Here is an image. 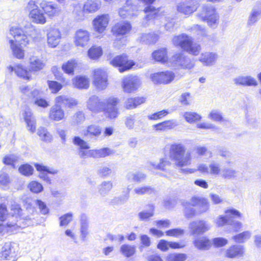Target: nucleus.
I'll return each mask as SVG.
<instances>
[{
    "label": "nucleus",
    "mask_w": 261,
    "mask_h": 261,
    "mask_svg": "<svg viewBox=\"0 0 261 261\" xmlns=\"http://www.w3.org/2000/svg\"><path fill=\"white\" fill-rule=\"evenodd\" d=\"M25 10L29 12V18L32 22L37 24H44L46 22L45 15L49 17H53L59 12L57 4L45 0L40 3H38V0H30Z\"/></svg>",
    "instance_id": "1"
},
{
    "label": "nucleus",
    "mask_w": 261,
    "mask_h": 261,
    "mask_svg": "<svg viewBox=\"0 0 261 261\" xmlns=\"http://www.w3.org/2000/svg\"><path fill=\"white\" fill-rule=\"evenodd\" d=\"M9 34L13 37L9 39V43L13 56L17 59L23 60L25 57L23 48L30 43L29 36L22 28L18 27H11Z\"/></svg>",
    "instance_id": "2"
},
{
    "label": "nucleus",
    "mask_w": 261,
    "mask_h": 261,
    "mask_svg": "<svg viewBox=\"0 0 261 261\" xmlns=\"http://www.w3.org/2000/svg\"><path fill=\"white\" fill-rule=\"evenodd\" d=\"M79 103V101L74 98L65 95H58L55 97V105L49 111L48 118L53 122L62 121L65 119L66 114L61 106L71 109L77 107Z\"/></svg>",
    "instance_id": "3"
},
{
    "label": "nucleus",
    "mask_w": 261,
    "mask_h": 261,
    "mask_svg": "<svg viewBox=\"0 0 261 261\" xmlns=\"http://www.w3.org/2000/svg\"><path fill=\"white\" fill-rule=\"evenodd\" d=\"M10 213H8L7 205L0 203V222L7 221L6 229H12L17 227V223L22 219L23 210L20 204L14 202L10 206Z\"/></svg>",
    "instance_id": "4"
},
{
    "label": "nucleus",
    "mask_w": 261,
    "mask_h": 261,
    "mask_svg": "<svg viewBox=\"0 0 261 261\" xmlns=\"http://www.w3.org/2000/svg\"><path fill=\"white\" fill-rule=\"evenodd\" d=\"M169 158L174 165L181 168L188 166L192 163V155L190 151H186L185 146L181 143H174L171 145Z\"/></svg>",
    "instance_id": "5"
},
{
    "label": "nucleus",
    "mask_w": 261,
    "mask_h": 261,
    "mask_svg": "<svg viewBox=\"0 0 261 261\" xmlns=\"http://www.w3.org/2000/svg\"><path fill=\"white\" fill-rule=\"evenodd\" d=\"M172 42L174 45L180 46L182 49L194 56H197L201 50L200 45L196 43H193L192 38L185 34L174 36Z\"/></svg>",
    "instance_id": "6"
},
{
    "label": "nucleus",
    "mask_w": 261,
    "mask_h": 261,
    "mask_svg": "<svg viewBox=\"0 0 261 261\" xmlns=\"http://www.w3.org/2000/svg\"><path fill=\"white\" fill-rule=\"evenodd\" d=\"M92 79L93 85L98 90H104L108 86V74L103 68L94 69L92 71Z\"/></svg>",
    "instance_id": "7"
},
{
    "label": "nucleus",
    "mask_w": 261,
    "mask_h": 261,
    "mask_svg": "<svg viewBox=\"0 0 261 261\" xmlns=\"http://www.w3.org/2000/svg\"><path fill=\"white\" fill-rule=\"evenodd\" d=\"M200 17L203 21H207L210 27L212 28L217 27L219 16L213 5L211 4L203 5Z\"/></svg>",
    "instance_id": "8"
},
{
    "label": "nucleus",
    "mask_w": 261,
    "mask_h": 261,
    "mask_svg": "<svg viewBox=\"0 0 261 261\" xmlns=\"http://www.w3.org/2000/svg\"><path fill=\"white\" fill-rule=\"evenodd\" d=\"M170 62L172 66L182 69H191L194 66L193 62L182 53L175 54L170 59Z\"/></svg>",
    "instance_id": "9"
},
{
    "label": "nucleus",
    "mask_w": 261,
    "mask_h": 261,
    "mask_svg": "<svg viewBox=\"0 0 261 261\" xmlns=\"http://www.w3.org/2000/svg\"><path fill=\"white\" fill-rule=\"evenodd\" d=\"M140 85V80L137 76L129 75L122 79V87L126 93H130L135 92L139 88Z\"/></svg>",
    "instance_id": "10"
},
{
    "label": "nucleus",
    "mask_w": 261,
    "mask_h": 261,
    "mask_svg": "<svg viewBox=\"0 0 261 261\" xmlns=\"http://www.w3.org/2000/svg\"><path fill=\"white\" fill-rule=\"evenodd\" d=\"M7 69L10 72H14L17 76L21 79L27 81H30L33 79L29 68H27L20 63L16 64L14 66L9 65Z\"/></svg>",
    "instance_id": "11"
},
{
    "label": "nucleus",
    "mask_w": 261,
    "mask_h": 261,
    "mask_svg": "<svg viewBox=\"0 0 261 261\" xmlns=\"http://www.w3.org/2000/svg\"><path fill=\"white\" fill-rule=\"evenodd\" d=\"M90 39V33L86 30L80 29L75 33L73 42L76 46L84 48L88 45Z\"/></svg>",
    "instance_id": "12"
},
{
    "label": "nucleus",
    "mask_w": 261,
    "mask_h": 261,
    "mask_svg": "<svg viewBox=\"0 0 261 261\" xmlns=\"http://www.w3.org/2000/svg\"><path fill=\"white\" fill-rule=\"evenodd\" d=\"M132 28L130 24L128 22H123L120 23L115 26V44L118 45L124 44L126 42V38L122 36L128 33Z\"/></svg>",
    "instance_id": "13"
},
{
    "label": "nucleus",
    "mask_w": 261,
    "mask_h": 261,
    "mask_svg": "<svg viewBox=\"0 0 261 261\" xmlns=\"http://www.w3.org/2000/svg\"><path fill=\"white\" fill-rule=\"evenodd\" d=\"M109 21L110 17L108 14L97 16L92 22L94 31L98 34H102L106 31Z\"/></svg>",
    "instance_id": "14"
},
{
    "label": "nucleus",
    "mask_w": 261,
    "mask_h": 261,
    "mask_svg": "<svg viewBox=\"0 0 261 261\" xmlns=\"http://www.w3.org/2000/svg\"><path fill=\"white\" fill-rule=\"evenodd\" d=\"M174 77V73L171 71L155 73L150 76L152 81L155 84H168L171 83Z\"/></svg>",
    "instance_id": "15"
},
{
    "label": "nucleus",
    "mask_w": 261,
    "mask_h": 261,
    "mask_svg": "<svg viewBox=\"0 0 261 261\" xmlns=\"http://www.w3.org/2000/svg\"><path fill=\"white\" fill-rule=\"evenodd\" d=\"M16 252L11 243H5L0 250V261H16Z\"/></svg>",
    "instance_id": "16"
},
{
    "label": "nucleus",
    "mask_w": 261,
    "mask_h": 261,
    "mask_svg": "<svg viewBox=\"0 0 261 261\" xmlns=\"http://www.w3.org/2000/svg\"><path fill=\"white\" fill-rule=\"evenodd\" d=\"M73 143L79 147V155L81 158L92 157V150H88L90 147L87 142L80 137L76 136L73 139Z\"/></svg>",
    "instance_id": "17"
},
{
    "label": "nucleus",
    "mask_w": 261,
    "mask_h": 261,
    "mask_svg": "<svg viewBox=\"0 0 261 261\" xmlns=\"http://www.w3.org/2000/svg\"><path fill=\"white\" fill-rule=\"evenodd\" d=\"M226 216H220L215 220L216 225L219 226H223L225 224H229L230 218L232 217H241V213L238 210L234 208H230L225 211Z\"/></svg>",
    "instance_id": "18"
},
{
    "label": "nucleus",
    "mask_w": 261,
    "mask_h": 261,
    "mask_svg": "<svg viewBox=\"0 0 261 261\" xmlns=\"http://www.w3.org/2000/svg\"><path fill=\"white\" fill-rule=\"evenodd\" d=\"M211 226L206 221L197 220L190 223L189 228L193 234L203 233L210 230Z\"/></svg>",
    "instance_id": "19"
},
{
    "label": "nucleus",
    "mask_w": 261,
    "mask_h": 261,
    "mask_svg": "<svg viewBox=\"0 0 261 261\" xmlns=\"http://www.w3.org/2000/svg\"><path fill=\"white\" fill-rule=\"evenodd\" d=\"M135 65V62L128 60L126 55H122L115 57V66H118V70L122 73L129 70Z\"/></svg>",
    "instance_id": "20"
},
{
    "label": "nucleus",
    "mask_w": 261,
    "mask_h": 261,
    "mask_svg": "<svg viewBox=\"0 0 261 261\" xmlns=\"http://www.w3.org/2000/svg\"><path fill=\"white\" fill-rule=\"evenodd\" d=\"M139 1L145 5H148L146 6L144 10V12L147 14L145 18L146 20L148 21L151 19H156L158 18L159 12V9H156L153 6L151 5V4H153L155 0Z\"/></svg>",
    "instance_id": "21"
},
{
    "label": "nucleus",
    "mask_w": 261,
    "mask_h": 261,
    "mask_svg": "<svg viewBox=\"0 0 261 261\" xmlns=\"http://www.w3.org/2000/svg\"><path fill=\"white\" fill-rule=\"evenodd\" d=\"M34 166L36 170L39 173V177L43 180L50 184L51 179L49 177L48 175L55 174L57 173V171L56 170H50L47 167L39 163H35Z\"/></svg>",
    "instance_id": "22"
},
{
    "label": "nucleus",
    "mask_w": 261,
    "mask_h": 261,
    "mask_svg": "<svg viewBox=\"0 0 261 261\" xmlns=\"http://www.w3.org/2000/svg\"><path fill=\"white\" fill-rule=\"evenodd\" d=\"M190 204L193 206H197L201 213L207 211L210 207L208 200L201 197H193L191 198Z\"/></svg>",
    "instance_id": "23"
},
{
    "label": "nucleus",
    "mask_w": 261,
    "mask_h": 261,
    "mask_svg": "<svg viewBox=\"0 0 261 261\" xmlns=\"http://www.w3.org/2000/svg\"><path fill=\"white\" fill-rule=\"evenodd\" d=\"M61 38V33L57 29H51L47 34V44L50 47H56Z\"/></svg>",
    "instance_id": "24"
},
{
    "label": "nucleus",
    "mask_w": 261,
    "mask_h": 261,
    "mask_svg": "<svg viewBox=\"0 0 261 261\" xmlns=\"http://www.w3.org/2000/svg\"><path fill=\"white\" fill-rule=\"evenodd\" d=\"M61 83L55 80H49L47 82L49 89L52 94L58 93L63 87L69 85V82L66 81L65 77H62L60 79Z\"/></svg>",
    "instance_id": "25"
},
{
    "label": "nucleus",
    "mask_w": 261,
    "mask_h": 261,
    "mask_svg": "<svg viewBox=\"0 0 261 261\" xmlns=\"http://www.w3.org/2000/svg\"><path fill=\"white\" fill-rule=\"evenodd\" d=\"M74 88L80 89H87L90 87V80L85 75H77L72 80Z\"/></svg>",
    "instance_id": "26"
},
{
    "label": "nucleus",
    "mask_w": 261,
    "mask_h": 261,
    "mask_svg": "<svg viewBox=\"0 0 261 261\" xmlns=\"http://www.w3.org/2000/svg\"><path fill=\"white\" fill-rule=\"evenodd\" d=\"M137 7L132 4L129 1L126 2V5L119 10V15L122 18H129L137 15Z\"/></svg>",
    "instance_id": "27"
},
{
    "label": "nucleus",
    "mask_w": 261,
    "mask_h": 261,
    "mask_svg": "<svg viewBox=\"0 0 261 261\" xmlns=\"http://www.w3.org/2000/svg\"><path fill=\"white\" fill-rule=\"evenodd\" d=\"M31 95L29 97L32 99H35L33 103L38 107L43 109L47 108L49 106V102L44 98H37L40 94V91L38 89H35L30 93Z\"/></svg>",
    "instance_id": "28"
},
{
    "label": "nucleus",
    "mask_w": 261,
    "mask_h": 261,
    "mask_svg": "<svg viewBox=\"0 0 261 261\" xmlns=\"http://www.w3.org/2000/svg\"><path fill=\"white\" fill-rule=\"evenodd\" d=\"M114 109V99L110 98L104 102L97 103V112H103L105 114H110Z\"/></svg>",
    "instance_id": "29"
},
{
    "label": "nucleus",
    "mask_w": 261,
    "mask_h": 261,
    "mask_svg": "<svg viewBox=\"0 0 261 261\" xmlns=\"http://www.w3.org/2000/svg\"><path fill=\"white\" fill-rule=\"evenodd\" d=\"M235 84L237 85L246 86H255L257 85V82L253 77L250 75H241L234 79Z\"/></svg>",
    "instance_id": "30"
},
{
    "label": "nucleus",
    "mask_w": 261,
    "mask_h": 261,
    "mask_svg": "<svg viewBox=\"0 0 261 261\" xmlns=\"http://www.w3.org/2000/svg\"><path fill=\"white\" fill-rule=\"evenodd\" d=\"M218 58V55L214 53L205 52L201 54L199 61L205 66L213 65Z\"/></svg>",
    "instance_id": "31"
},
{
    "label": "nucleus",
    "mask_w": 261,
    "mask_h": 261,
    "mask_svg": "<svg viewBox=\"0 0 261 261\" xmlns=\"http://www.w3.org/2000/svg\"><path fill=\"white\" fill-rule=\"evenodd\" d=\"M44 66L43 61L39 58L32 57L29 59V68L31 74L41 71Z\"/></svg>",
    "instance_id": "32"
},
{
    "label": "nucleus",
    "mask_w": 261,
    "mask_h": 261,
    "mask_svg": "<svg viewBox=\"0 0 261 261\" xmlns=\"http://www.w3.org/2000/svg\"><path fill=\"white\" fill-rule=\"evenodd\" d=\"M33 115L31 111H25L23 113V118L28 130L34 133L36 129V122Z\"/></svg>",
    "instance_id": "33"
},
{
    "label": "nucleus",
    "mask_w": 261,
    "mask_h": 261,
    "mask_svg": "<svg viewBox=\"0 0 261 261\" xmlns=\"http://www.w3.org/2000/svg\"><path fill=\"white\" fill-rule=\"evenodd\" d=\"M146 99V97H144L128 98L125 101L124 107L127 109H134L138 106L145 102Z\"/></svg>",
    "instance_id": "34"
},
{
    "label": "nucleus",
    "mask_w": 261,
    "mask_h": 261,
    "mask_svg": "<svg viewBox=\"0 0 261 261\" xmlns=\"http://www.w3.org/2000/svg\"><path fill=\"white\" fill-rule=\"evenodd\" d=\"M103 55V50L100 46L93 44L87 50V56L91 60H97Z\"/></svg>",
    "instance_id": "35"
},
{
    "label": "nucleus",
    "mask_w": 261,
    "mask_h": 261,
    "mask_svg": "<svg viewBox=\"0 0 261 261\" xmlns=\"http://www.w3.org/2000/svg\"><path fill=\"white\" fill-rule=\"evenodd\" d=\"M226 256L234 258L242 256L244 253V248L241 245H233L226 250Z\"/></svg>",
    "instance_id": "36"
},
{
    "label": "nucleus",
    "mask_w": 261,
    "mask_h": 261,
    "mask_svg": "<svg viewBox=\"0 0 261 261\" xmlns=\"http://www.w3.org/2000/svg\"><path fill=\"white\" fill-rule=\"evenodd\" d=\"M77 66V62L74 59H71L63 63L61 68L64 73L68 75H73L74 70Z\"/></svg>",
    "instance_id": "37"
},
{
    "label": "nucleus",
    "mask_w": 261,
    "mask_h": 261,
    "mask_svg": "<svg viewBox=\"0 0 261 261\" xmlns=\"http://www.w3.org/2000/svg\"><path fill=\"white\" fill-rule=\"evenodd\" d=\"M184 247V245H181L179 243L173 242H168L165 240H161L158 244V248L162 251H167L169 247L173 249L181 248Z\"/></svg>",
    "instance_id": "38"
},
{
    "label": "nucleus",
    "mask_w": 261,
    "mask_h": 261,
    "mask_svg": "<svg viewBox=\"0 0 261 261\" xmlns=\"http://www.w3.org/2000/svg\"><path fill=\"white\" fill-rule=\"evenodd\" d=\"M197 7L187 3H180L177 6V11L184 14L189 15L196 11Z\"/></svg>",
    "instance_id": "39"
},
{
    "label": "nucleus",
    "mask_w": 261,
    "mask_h": 261,
    "mask_svg": "<svg viewBox=\"0 0 261 261\" xmlns=\"http://www.w3.org/2000/svg\"><path fill=\"white\" fill-rule=\"evenodd\" d=\"M18 160L19 158L16 155L14 154H7L3 157L2 162L5 166L15 169Z\"/></svg>",
    "instance_id": "40"
},
{
    "label": "nucleus",
    "mask_w": 261,
    "mask_h": 261,
    "mask_svg": "<svg viewBox=\"0 0 261 261\" xmlns=\"http://www.w3.org/2000/svg\"><path fill=\"white\" fill-rule=\"evenodd\" d=\"M195 246L199 250H208L211 246V242L206 237L197 238L194 242Z\"/></svg>",
    "instance_id": "41"
},
{
    "label": "nucleus",
    "mask_w": 261,
    "mask_h": 261,
    "mask_svg": "<svg viewBox=\"0 0 261 261\" xmlns=\"http://www.w3.org/2000/svg\"><path fill=\"white\" fill-rule=\"evenodd\" d=\"M167 53L166 48H162L154 51L152 53V57L154 60L157 62L162 63H165L167 61Z\"/></svg>",
    "instance_id": "42"
},
{
    "label": "nucleus",
    "mask_w": 261,
    "mask_h": 261,
    "mask_svg": "<svg viewBox=\"0 0 261 261\" xmlns=\"http://www.w3.org/2000/svg\"><path fill=\"white\" fill-rule=\"evenodd\" d=\"M101 134V128L96 124H91L87 127L84 136L91 137H98Z\"/></svg>",
    "instance_id": "43"
},
{
    "label": "nucleus",
    "mask_w": 261,
    "mask_h": 261,
    "mask_svg": "<svg viewBox=\"0 0 261 261\" xmlns=\"http://www.w3.org/2000/svg\"><path fill=\"white\" fill-rule=\"evenodd\" d=\"M126 178L130 181L139 182L145 180L146 175L140 172H129L127 173Z\"/></svg>",
    "instance_id": "44"
},
{
    "label": "nucleus",
    "mask_w": 261,
    "mask_h": 261,
    "mask_svg": "<svg viewBox=\"0 0 261 261\" xmlns=\"http://www.w3.org/2000/svg\"><path fill=\"white\" fill-rule=\"evenodd\" d=\"M100 8V5L96 1L92 0L87 1L84 5V10L89 13L97 11Z\"/></svg>",
    "instance_id": "45"
},
{
    "label": "nucleus",
    "mask_w": 261,
    "mask_h": 261,
    "mask_svg": "<svg viewBox=\"0 0 261 261\" xmlns=\"http://www.w3.org/2000/svg\"><path fill=\"white\" fill-rule=\"evenodd\" d=\"M237 171L234 169L226 167L222 170L221 176L223 178L231 179L237 177Z\"/></svg>",
    "instance_id": "46"
},
{
    "label": "nucleus",
    "mask_w": 261,
    "mask_h": 261,
    "mask_svg": "<svg viewBox=\"0 0 261 261\" xmlns=\"http://www.w3.org/2000/svg\"><path fill=\"white\" fill-rule=\"evenodd\" d=\"M183 116L187 122L193 123L197 121L200 120L201 116L198 113L193 112H186L183 114Z\"/></svg>",
    "instance_id": "47"
},
{
    "label": "nucleus",
    "mask_w": 261,
    "mask_h": 261,
    "mask_svg": "<svg viewBox=\"0 0 261 261\" xmlns=\"http://www.w3.org/2000/svg\"><path fill=\"white\" fill-rule=\"evenodd\" d=\"M18 171L25 176H30L33 174L34 170L31 165L26 163L22 164L19 167Z\"/></svg>",
    "instance_id": "48"
},
{
    "label": "nucleus",
    "mask_w": 261,
    "mask_h": 261,
    "mask_svg": "<svg viewBox=\"0 0 261 261\" xmlns=\"http://www.w3.org/2000/svg\"><path fill=\"white\" fill-rule=\"evenodd\" d=\"M208 118L211 120L226 123L227 120L224 119L220 112L218 110H212L208 114Z\"/></svg>",
    "instance_id": "49"
},
{
    "label": "nucleus",
    "mask_w": 261,
    "mask_h": 261,
    "mask_svg": "<svg viewBox=\"0 0 261 261\" xmlns=\"http://www.w3.org/2000/svg\"><path fill=\"white\" fill-rule=\"evenodd\" d=\"M28 188L30 191L34 193L38 194L43 190V186L38 181L32 180L28 185Z\"/></svg>",
    "instance_id": "50"
},
{
    "label": "nucleus",
    "mask_w": 261,
    "mask_h": 261,
    "mask_svg": "<svg viewBox=\"0 0 261 261\" xmlns=\"http://www.w3.org/2000/svg\"><path fill=\"white\" fill-rule=\"evenodd\" d=\"M135 247L129 245L124 244L121 246L120 251L121 253L127 257H130L135 252Z\"/></svg>",
    "instance_id": "51"
},
{
    "label": "nucleus",
    "mask_w": 261,
    "mask_h": 261,
    "mask_svg": "<svg viewBox=\"0 0 261 261\" xmlns=\"http://www.w3.org/2000/svg\"><path fill=\"white\" fill-rule=\"evenodd\" d=\"M251 237V233L249 231H245L232 237V239L238 243H242L246 241Z\"/></svg>",
    "instance_id": "52"
},
{
    "label": "nucleus",
    "mask_w": 261,
    "mask_h": 261,
    "mask_svg": "<svg viewBox=\"0 0 261 261\" xmlns=\"http://www.w3.org/2000/svg\"><path fill=\"white\" fill-rule=\"evenodd\" d=\"M187 255L184 253H171L166 256V261H185Z\"/></svg>",
    "instance_id": "53"
},
{
    "label": "nucleus",
    "mask_w": 261,
    "mask_h": 261,
    "mask_svg": "<svg viewBox=\"0 0 261 261\" xmlns=\"http://www.w3.org/2000/svg\"><path fill=\"white\" fill-rule=\"evenodd\" d=\"M38 135L44 142H50L52 139V136L44 127H41L38 129Z\"/></svg>",
    "instance_id": "54"
},
{
    "label": "nucleus",
    "mask_w": 261,
    "mask_h": 261,
    "mask_svg": "<svg viewBox=\"0 0 261 261\" xmlns=\"http://www.w3.org/2000/svg\"><path fill=\"white\" fill-rule=\"evenodd\" d=\"M154 169L165 170L167 167L171 165V162L166 158H163L160 160V162L158 165L150 163Z\"/></svg>",
    "instance_id": "55"
},
{
    "label": "nucleus",
    "mask_w": 261,
    "mask_h": 261,
    "mask_svg": "<svg viewBox=\"0 0 261 261\" xmlns=\"http://www.w3.org/2000/svg\"><path fill=\"white\" fill-rule=\"evenodd\" d=\"M221 168L219 163L216 162H212L209 165V174L218 176L220 174Z\"/></svg>",
    "instance_id": "56"
},
{
    "label": "nucleus",
    "mask_w": 261,
    "mask_h": 261,
    "mask_svg": "<svg viewBox=\"0 0 261 261\" xmlns=\"http://www.w3.org/2000/svg\"><path fill=\"white\" fill-rule=\"evenodd\" d=\"M91 152L92 156H93L94 154L99 158H104L111 154V151L108 148H103L100 149L93 150H92Z\"/></svg>",
    "instance_id": "57"
},
{
    "label": "nucleus",
    "mask_w": 261,
    "mask_h": 261,
    "mask_svg": "<svg viewBox=\"0 0 261 261\" xmlns=\"http://www.w3.org/2000/svg\"><path fill=\"white\" fill-rule=\"evenodd\" d=\"M142 39L147 43H154L158 39V36L154 33L143 35Z\"/></svg>",
    "instance_id": "58"
},
{
    "label": "nucleus",
    "mask_w": 261,
    "mask_h": 261,
    "mask_svg": "<svg viewBox=\"0 0 261 261\" xmlns=\"http://www.w3.org/2000/svg\"><path fill=\"white\" fill-rule=\"evenodd\" d=\"M153 215V208L151 206V208L149 211H144L139 213L138 216L140 220L146 221Z\"/></svg>",
    "instance_id": "59"
},
{
    "label": "nucleus",
    "mask_w": 261,
    "mask_h": 261,
    "mask_svg": "<svg viewBox=\"0 0 261 261\" xmlns=\"http://www.w3.org/2000/svg\"><path fill=\"white\" fill-rule=\"evenodd\" d=\"M168 114L169 112L167 110H163L148 115V118L149 120H156L161 119L162 117L166 116Z\"/></svg>",
    "instance_id": "60"
},
{
    "label": "nucleus",
    "mask_w": 261,
    "mask_h": 261,
    "mask_svg": "<svg viewBox=\"0 0 261 261\" xmlns=\"http://www.w3.org/2000/svg\"><path fill=\"white\" fill-rule=\"evenodd\" d=\"M85 119V114L82 111H77L73 116V121L77 124L83 123Z\"/></svg>",
    "instance_id": "61"
},
{
    "label": "nucleus",
    "mask_w": 261,
    "mask_h": 261,
    "mask_svg": "<svg viewBox=\"0 0 261 261\" xmlns=\"http://www.w3.org/2000/svg\"><path fill=\"white\" fill-rule=\"evenodd\" d=\"M196 127L198 128L204 129H212L214 130H217L218 129V128L214 124L207 122L198 123L197 124Z\"/></svg>",
    "instance_id": "62"
},
{
    "label": "nucleus",
    "mask_w": 261,
    "mask_h": 261,
    "mask_svg": "<svg viewBox=\"0 0 261 261\" xmlns=\"http://www.w3.org/2000/svg\"><path fill=\"white\" fill-rule=\"evenodd\" d=\"M184 230L181 228H174L167 230L165 232L166 236L174 237H178L183 235Z\"/></svg>",
    "instance_id": "63"
},
{
    "label": "nucleus",
    "mask_w": 261,
    "mask_h": 261,
    "mask_svg": "<svg viewBox=\"0 0 261 261\" xmlns=\"http://www.w3.org/2000/svg\"><path fill=\"white\" fill-rule=\"evenodd\" d=\"M260 14L261 12L256 10H253L252 11L251 15L249 17V18L248 19V23L250 25H252L255 23L258 20Z\"/></svg>",
    "instance_id": "64"
}]
</instances>
